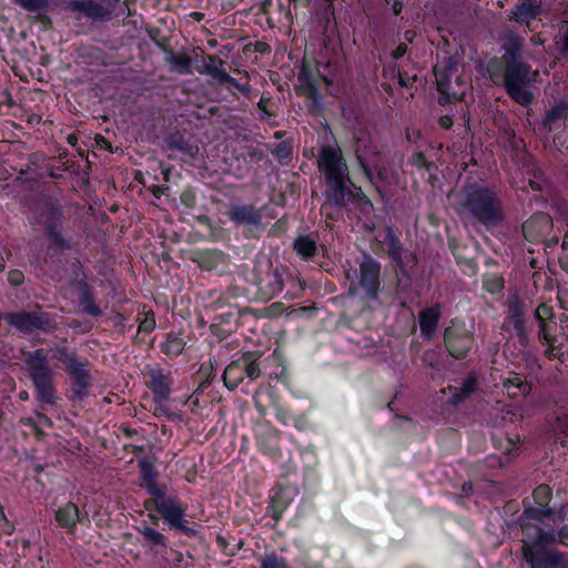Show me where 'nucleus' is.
<instances>
[{"mask_svg":"<svg viewBox=\"0 0 568 568\" xmlns=\"http://www.w3.org/2000/svg\"><path fill=\"white\" fill-rule=\"evenodd\" d=\"M457 72L458 62L453 57L445 58L434 67L440 105L452 104L464 98L466 83Z\"/></svg>","mask_w":568,"mask_h":568,"instance_id":"obj_11","label":"nucleus"},{"mask_svg":"<svg viewBox=\"0 0 568 568\" xmlns=\"http://www.w3.org/2000/svg\"><path fill=\"white\" fill-rule=\"evenodd\" d=\"M317 239L314 234L298 235L293 241V251L301 260L313 261L320 254Z\"/></svg>","mask_w":568,"mask_h":568,"instance_id":"obj_36","label":"nucleus"},{"mask_svg":"<svg viewBox=\"0 0 568 568\" xmlns=\"http://www.w3.org/2000/svg\"><path fill=\"white\" fill-rule=\"evenodd\" d=\"M144 383L152 394V402L156 414H166L165 404L171 399L174 389V377L171 369L159 365L146 367Z\"/></svg>","mask_w":568,"mask_h":568,"instance_id":"obj_12","label":"nucleus"},{"mask_svg":"<svg viewBox=\"0 0 568 568\" xmlns=\"http://www.w3.org/2000/svg\"><path fill=\"white\" fill-rule=\"evenodd\" d=\"M140 470L142 485L150 496L144 501V508L152 524L158 525L159 519H162L169 530L194 538L197 531L185 519L187 505L176 494L168 493L165 485L158 484L156 473L150 463L140 462Z\"/></svg>","mask_w":568,"mask_h":568,"instance_id":"obj_1","label":"nucleus"},{"mask_svg":"<svg viewBox=\"0 0 568 568\" xmlns=\"http://www.w3.org/2000/svg\"><path fill=\"white\" fill-rule=\"evenodd\" d=\"M266 148L280 164L287 165L292 161L294 148L292 139H286L278 143H268Z\"/></svg>","mask_w":568,"mask_h":568,"instance_id":"obj_41","label":"nucleus"},{"mask_svg":"<svg viewBox=\"0 0 568 568\" xmlns=\"http://www.w3.org/2000/svg\"><path fill=\"white\" fill-rule=\"evenodd\" d=\"M26 312H7L3 320L11 327L16 328L22 335H31L36 332H47L52 325L51 315L41 311Z\"/></svg>","mask_w":568,"mask_h":568,"instance_id":"obj_15","label":"nucleus"},{"mask_svg":"<svg viewBox=\"0 0 568 568\" xmlns=\"http://www.w3.org/2000/svg\"><path fill=\"white\" fill-rule=\"evenodd\" d=\"M23 278H24V276H23L22 272L19 270H13L8 275V281L13 286H18V285L22 284Z\"/></svg>","mask_w":568,"mask_h":568,"instance_id":"obj_59","label":"nucleus"},{"mask_svg":"<svg viewBox=\"0 0 568 568\" xmlns=\"http://www.w3.org/2000/svg\"><path fill=\"white\" fill-rule=\"evenodd\" d=\"M381 263L365 255L359 264V285L369 301H376L381 291Z\"/></svg>","mask_w":568,"mask_h":568,"instance_id":"obj_20","label":"nucleus"},{"mask_svg":"<svg viewBox=\"0 0 568 568\" xmlns=\"http://www.w3.org/2000/svg\"><path fill=\"white\" fill-rule=\"evenodd\" d=\"M185 341L174 332L166 334L165 341L161 344V352L169 357H178L185 348Z\"/></svg>","mask_w":568,"mask_h":568,"instance_id":"obj_42","label":"nucleus"},{"mask_svg":"<svg viewBox=\"0 0 568 568\" xmlns=\"http://www.w3.org/2000/svg\"><path fill=\"white\" fill-rule=\"evenodd\" d=\"M24 364L29 379L36 390V399L42 410L57 402L54 386V372L50 366L47 353L43 348H37L24 353Z\"/></svg>","mask_w":568,"mask_h":568,"instance_id":"obj_6","label":"nucleus"},{"mask_svg":"<svg viewBox=\"0 0 568 568\" xmlns=\"http://www.w3.org/2000/svg\"><path fill=\"white\" fill-rule=\"evenodd\" d=\"M448 389L452 393V395L447 399V404L453 407L462 405L469 398V396H466V394L462 393V390L458 387L449 386Z\"/></svg>","mask_w":568,"mask_h":568,"instance_id":"obj_55","label":"nucleus"},{"mask_svg":"<svg viewBox=\"0 0 568 568\" xmlns=\"http://www.w3.org/2000/svg\"><path fill=\"white\" fill-rule=\"evenodd\" d=\"M273 415L275 419L282 425H288L292 420V414L288 407L280 404L278 402L272 403Z\"/></svg>","mask_w":568,"mask_h":568,"instance_id":"obj_54","label":"nucleus"},{"mask_svg":"<svg viewBox=\"0 0 568 568\" xmlns=\"http://www.w3.org/2000/svg\"><path fill=\"white\" fill-rule=\"evenodd\" d=\"M520 556L527 568H568V551L549 544L531 527L521 531Z\"/></svg>","mask_w":568,"mask_h":568,"instance_id":"obj_5","label":"nucleus"},{"mask_svg":"<svg viewBox=\"0 0 568 568\" xmlns=\"http://www.w3.org/2000/svg\"><path fill=\"white\" fill-rule=\"evenodd\" d=\"M164 146L172 155L182 159H194L199 153V144L196 138L186 130H176L170 132L164 138Z\"/></svg>","mask_w":568,"mask_h":568,"instance_id":"obj_23","label":"nucleus"},{"mask_svg":"<svg viewBox=\"0 0 568 568\" xmlns=\"http://www.w3.org/2000/svg\"><path fill=\"white\" fill-rule=\"evenodd\" d=\"M124 39L131 40L132 38L114 37V38H105V40L102 41V43L105 47H108L109 49L119 51V53H116V60H115V63H118V64L125 63L128 60H130L132 58L131 52L128 49V44L123 42Z\"/></svg>","mask_w":568,"mask_h":568,"instance_id":"obj_46","label":"nucleus"},{"mask_svg":"<svg viewBox=\"0 0 568 568\" xmlns=\"http://www.w3.org/2000/svg\"><path fill=\"white\" fill-rule=\"evenodd\" d=\"M503 386L510 397L518 395H526L530 390L529 384L525 381L523 375L514 373L503 381Z\"/></svg>","mask_w":568,"mask_h":568,"instance_id":"obj_43","label":"nucleus"},{"mask_svg":"<svg viewBox=\"0 0 568 568\" xmlns=\"http://www.w3.org/2000/svg\"><path fill=\"white\" fill-rule=\"evenodd\" d=\"M463 207L468 213L473 224H479L487 230L500 225L505 221V211L499 195L485 185H469L465 189Z\"/></svg>","mask_w":568,"mask_h":568,"instance_id":"obj_4","label":"nucleus"},{"mask_svg":"<svg viewBox=\"0 0 568 568\" xmlns=\"http://www.w3.org/2000/svg\"><path fill=\"white\" fill-rule=\"evenodd\" d=\"M297 80L300 85L296 92L298 95H303L310 101V111H321L323 109V97L320 92L315 75L308 64L303 63L298 72Z\"/></svg>","mask_w":568,"mask_h":568,"instance_id":"obj_25","label":"nucleus"},{"mask_svg":"<svg viewBox=\"0 0 568 568\" xmlns=\"http://www.w3.org/2000/svg\"><path fill=\"white\" fill-rule=\"evenodd\" d=\"M73 286L78 291V302L81 311L89 316L98 317L101 315V308L97 303L93 287L88 282L87 277L75 280Z\"/></svg>","mask_w":568,"mask_h":568,"instance_id":"obj_31","label":"nucleus"},{"mask_svg":"<svg viewBox=\"0 0 568 568\" xmlns=\"http://www.w3.org/2000/svg\"><path fill=\"white\" fill-rule=\"evenodd\" d=\"M37 420L44 426L51 427L52 420L44 413H37Z\"/></svg>","mask_w":568,"mask_h":568,"instance_id":"obj_64","label":"nucleus"},{"mask_svg":"<svg viewBox=\"0 0 568 568\" xmlns=\"http://www.w3.org/2000/svg\"><path fill=\"white\" fill-rule=\"evenodd\" d=\"M466 396H471L479 388V379L475 372L469 373L458 387Z\"/></svg>","mask_w":568,"mask_h":568,"instance_id":"obj_53","label":"nucleus"},{"mask_svg":"<svg viewBox=\"0 0 568 568\" xmlns=\"http://www.w3.org/2000/svg\"><path fill=\"white\" fill-rule=\"evenodd\" d=\"M254 437L256 447L263 455L275 460L283 457V452L280 447V432L271 426V424L261 425L255 430Z\"/></svg>","mask_w":568,"mask_h":568,"instance_id":"obj_26","label":"nucleus"},{"mask_svg":"<svg viewBox=\"0 0 568 568\" xmlns=\"http://www.w3.org/2000/svg\"><path fill=\"white\" fill-rule=\"evenodd\" d=\"M318 171L324 175L326 183V200L334 206L344 207L353 182L349 170L338 145H322L317 158Z\"/></svg>","mask_w":568,"mask_h":568,"instance_id":"obj_2","label":"nucleus"},{"mask_svg":"<svg viewBox=\"0 0 568 568\" xmlns=\"http://www.w3.org/2000/svg\"><path fill=\"white\" fill-rule=\"evenodd\" d=\"M508 43L505 45V53L500 58H493L488 62L489 68L496 70L500 64L505 63H525L523 61V40L524 38H507Z\"/></svg>","mask_w":568,"mask_h":568,"instance_id":"obj_35","label":"nucleus"},{"mask_svg":"<svg viewBox=\"0 0 568 568\" xmlns=\"http://www.w3.org/2000/svg\"><path fill=\"white\" fill-rule=\"evenodd\" d=\"M410 163L412 165L416 166V168H425L427 170L430 169V166L433 165L428 160H427V156L425 155L424 152H415L412 158H410Z\"/></svg>","mask_w":568,"mask_h":568,"instance_id":"obj_57","label":"nucleus"},{"mask_svg":"<svg viewBox=\"0 0 568 568\" xmlns=\"http://www.w3.org/2000/svg\"><path fill=\"white\" fill-rule=\"evenodd\" d=\"M551 499L552 489L548 484H540L532 490V501L529 498H524L523 513L516 519L520 531H528L530 527H542L546 519L554 518L555 510L550 507Z\"/></svg>","mask_w":568,"mask_h":568,"instance_id":"obj_10","label":"nucleus"},{"mask_svg":"<svg viewBox=\"0 0 568 568\" xmlns=\"http://www.w3.org/2000/svg\"><path fill=\"white\" fill-rule=\"evenodd\" d=\"M136 321L139 322V333L151 334L155 328V315L153 311L139 313L136 315Z\"/></svg>","mask_w":568,"mask_h":568,"instance_id":"obj_51","label":"nucleus"},{"mask_svg":"<svg viewBox=\"0 0 568 568\" xmlns=\"http://www.w3.org/2000/svg\"><path fill=\"white\" fill-rule=\"evenodd\" d=\"M12 2L29 12H41L49 7V0H12Z\"/></svg>","mask_w":568,"mask_h":568,"instance_id":"obj_52","label":"nucleus"},{"mask_svg":"<svg viewBox=\"0 0 568 568\" xmlns=\"http://www.w3.org/2000/svg\"><path fill=\"white\" fill-rule=\"evenodd\" d=\"M476 344L474 333L464 322L452 320L444 331V345L448 354L456 359H465Z\"/></svg>","mask_w":568,"mask_h":568,"instance_id":"obj_14","label":"nucleus"},{"mask_svg":"<svg viewBox=\"0 0 568 568\" xmlns=\"http://www.w3.org/2000/svg\"><path fill=\"white\" fill-rule=\"evenodd\" d=\"M438 124L443 130H450L454 125L453 116L449 114L440 115L438 119Z\"/></svg>","mask_w":568,"mask_h":568,"instance_id":"obj_60","label":"nucleus"},{"mask_svg":"<svg viewBox=\"0 0 568 568\" xmlns=\"http://www.w3.org/2000/svg\"><path fill=\"white\" fill-rule=\"evenodd\" d=\"M240 318V312L236 307H230L214 316L210 331L212 335L223 341L231 336L236 331Z\"/></svg>","mask_w":568,"mask_h":568,"instance_id":"obj_28","label":"nucleus"},{"mask_svg":"<svg viewBox=\"0 0 568 568\" xmlns=\"http://www.w3.org/2000/svg\"><path fill=\"white\" fill-rule=\"evenodd\" d=\"M54 520L67 534H73L78 524L88 520V513L85 509L80 510L75 503L68 501L55 510Z\"/></svg>","mask_w":568,"mask_h":568,"instance_id":"obj_27","label":"nucleus"},{"mask_svg":"<svg viewBox=\"0 0 568 568\" xmlns=\"http://www.w3.org/2000/svg\"><path fill=\"white\" fill-rule=\"evenodd\" d=\"M355 159L366 181L376 190H379L378 180H384L383 172L378 171L375 174L381 164L379 152L373 146L358 148L355 151Z\"/></svg>","mask_w":568,"mask_h":568,"instance_id":"obj_24","label":"nucleus"},{"mask_svg":"<svg viewBox=\"0 0 568 568\" xmlns=\"http://www.w3.org/2000/svg\"><path fill=\"white\" fill-rule=\"evenodd\" d=\"M264 352L246 351L233 359L224 369L222 378L224 385L234 390L242 385L241 392L250 394L248 386L257 381L264 371Z\"/></svg>","mask_w":568,"mask_h":568,"instance_id":"obj_7","label":"nucleus"},{"mask_svg":"<svg viewBox=\"0 0 568 568\" xmlns=\"http://www.w3.org/2000/svg\"><path fill=\"white\" fill-rule=\"evenodd\" d=\"M234 297L224 291L219 290H210L206 292V295L203 296L204 307L210 308L212 311L223 310L225 307H233L231 305V301Z\"/></svg>","mask_w":568,"mask_h":568,"instance_id":"obj_39","label":"nucleus"},{"mask_svg":"<svg viewBox=\"0 0 568 568\" xmlns=\"http://www.w3.org/2000/svg\"><path fill=\"white\" fill-rule=\"evenodd\" d=\"M197 220L201 225H204L210 230H212L214 227L213 220L211 217H209L207 215H201V216H199Z\"/></svg>","mask_w":568,"mask_h":568,"instance_id":"obj_63","label":"nucleus"},{"mask_svg":"<svg viewBox=\"0 0 568 568\" xmlns=\"http://www.w3.org/2000/svg\"><path fill=\"white\" fill-rule=\"evenodd\" d=\"M217 75L220 77V80L217 81L220 85H224L226 89H236L244 97H250L251 85L248 82L241 83L239 80L231 77L227 71L217 72Z\"/></svg>","mask_w":568,"mask_h":568,"instance_id":"obj_48","label":"nucleus"},{"mask_svg":"<svg viewBox=\"0 0 568 568\" xmlns=\"http://www.w3.org/2000/svg\"><path fill=\"white\" fill-rule=\"evenodd\" d=\"M223 64L224 61L217 55H205L202 51L201 54L195 53V71L210 75L216 82L220 80L217 72H226Z\"/></svg>","mask_w":568,"mask_h":568,"instance_id":"obj_37","label":"nucleus"},{"mask_svg":"<svg viewBox=\"0 0 568 568\" xmlns=\"http://www.w3.org/2000/svg\"><path fill=\"white\" fill-rule=\"evenodd\" d=\"M531 528L555 547L564 546L568 548V525L557 528L550 525Z\"/></svg>","mask_w":568,"mask_h":568,"instance_id":"obj_38","label":"nucleus"},{"mask_svg":"<svg viewBox=\"0 0 568 568\" xmlns=\"http://www.w3.org/2000/svg\"><path fill=\"white\" fill-rule=\"evenodd\" d=\"M300 490L296 485L277 481L270 490L266 515L278 523Z\"/></svg>","mask_w":568,"mask_h":568,"instance_id":"obj_16","label":"nucleus"},{"mask_svg":"<svg viewBox=\"0 0 568 568\" xmlns=\"http://www.w3.org/2000/svg\"><path fill=\"white\" fill-rule=\"evenodd\" d=\"M69 11L83 14L92 21L104 22L119 17L112 12V2L106 0L102 3L98 0H69L65 3Z\"/></svg>","mask_w":568,"mask_h":568,"instance_id":"obj_21","label":"nucleus"},{"mask_svg":"<svg viewBox=\"0 0 568 568\" xmlns=\"http://www.w3.org/2000/svg\"><path fill=\"white\" fill-rule=\"evenodd\" d=\"M293 426L298 430H304L307 424V420L304 416L292 417Z\"/></svg>","mask_w":568,"mask_h":568,"instance_id":"obj_62","label":"nucleus"},{"mask_svg":"<svg viewBox=\"0 0 568 568\" xmlns=\"http://www.w3.org/2000/svg\"><path fill=\"white\" fill-rule=\"evenodd\" d=\"M407 44L406 43H399L395 50H393L392 52V58L394 60H398L400 58H403L406 53H407Z\"/></svg>","mask_w":568,"mask_h":568,"instance_id":"obj_61","label":"nucleus"},{"mask_svg":"<svg viewBox=\"0 0 568 568\" xmlns=\"http://www.w3.org/2000/svg\"><path fill=\"white\" fill-rule=\"evenodd\" d=\"M504 327L505 329H514L521 346L529 344L530 328L527 325L526 304L518 297H514L507 304Z\"/></svg>","mask_w":568,"mask_h":568,"instance_id":"obj_18","label":"nucleus"},{"mask_svg":"<svg viewBox=\"0 0 568 568\" xmlns=\"http://www.w3.org/2000/svg\"><path fill=\"white\" fill-rule=\"evenodd\" d=\"M142 546L153 556L164 558L170 549V539L161 531L144 525L139 528Z\"/></svg>","mask_w":568,"mask_h":568,"instance_id":"obj_29","label":"nucleus"},{"mask_svg":"<svg viewBox=\"0 0 568 568\" xmlns=\"http://www.w3.org/2000/svg\"><path fill=\"white\" fill-rule=\"evenodd\" d=\"M227 215L237 225H262V213L252 204L232 205L227 211Z\"/></svg>","mask_w":568,"mask_h":568,"instance_id":"obj_32","label":"nucleus"},{"mask_svg":"<svg viewBox=\"0 0 568 568\" xmlns=\"http://www.w3.org/2000/svg\"><path fill=\"white\" fill-rule=\"evenodd\" d=\"M540 9L537 4L531 1H525L521 4L516 6L515 10L511 12V17L517 22H526L528 23L531 19H535Z\"/></svg>","mask_w":568,"mask_h":568,"instance_id":"obj_47","label":"nucleus"},{"mask_svg":"<svg viewBox=\"0 0 568 568\" xmlns=\"http://www.w3.org/2000/svg\"><path fill=\"white\" fill-rule=\"evenodd\" d=\"M112 2V12L114 13L115 7L119 6L121 9V14L123 16L126 12V17L123 19V26L132 24L135 29L138 28V23L142 24V19L140 16L131 14L130 9L128 7L129 0H110ZM120 16V13H118Z\"/></svg>","mask_w":568,"mask_h":568,"instance_id":"obj_49","label":"nucleus"},{"mask_svg":"<svg viewBox=\"0 0 568 568\" xmlns=\"http://www.w3.org/2000/svg\"><path fill=\"white\" fill-rule=\"evenodd\" d=\"M181 203L187 207L193 209L196 205V194L192 189H186L181 193Z\"/></svg>","mask_w":568,"mask_h":568,"instance_id":"obj_58","label":"nucleus"},{"mask_svg":"<svg viewBox=\"0 0 568 568\" xmlns=\"http://www.w3.org/2000/svg\"><path fill=\"white\" fill-rule=\"evenodd\" d=\"M398 84L403 88H409L417 81V75H409L404 69L398 67L397 70Z\"/></svg>","mask_w":568,"mask_h":568,"instance_id":"obj_56","label":"nucleus"},{"mask_svg":"<svg viewBox=\"0 0 568 568\" xmlns=\"http://www.w3.org/2000/svg\"><path fill=\"white\" fill-rule=\"evenodd\" d=\"M189 260L203 271H215L219 274L226 272L230 257L216 247H196L189 253Z\"/></svg>","mask_w":568,"mask_h":568,"instance_id":"obj_19","label":"nucleus"},{"mask_svg":"<svg viewBox=\"0 0 568 568\" xmlns=\"http://www.w3.org/2000/svg\"><path fill=\"white\" fill-rule=\"evenodd\" d=\"M491 80L497 83L503 79L507 94L521 106L528 108L532 104L534 94L526 89L529 83L530 67L527 63H505L493 70L487 65Z\"/></svg>","mask_w":568,"mask_h":568,"instance_id":"obj_8","label":"nucleus"},{"mask_svg":"<svg viewBox=\"0 0 568 568\" xmlns=\"http://www.w3.org/2000/svg\"><path fill=\"white\" fill-rule=\"evenodd\" d=\"M260 568H292L288 559L277 555L275 551L265 554L260 560Z\"/></svg>","mask_w":568,"mask_h":568,"instance_id":"obj_50","label":"nucleus"},{"mask_svg":"<svg viewBox=\"0 0 568 568\" xmlns=\"http://www.w3.org/2000/svg\"><path fill=\"white\" fill-rule=\"evenodd\" d=\"M36 216L54 254L75 250L78 242L68 231L63 206L58 200L44 197L37 207Z\"/></svg>","mask_w":568,"mask_h":568,"instance_id":"obj_3","label":"nucleus"},{"mask_svg":"<svg viewBox=\"0 0 568 568\" xmlns=\"http://www.w3.org/2000/svg\"><path fill=\"white\" fill-rule=\"evenodd\" d=\"M552 221L547 213L532 214L521 225L524 237L530 242H539L551 229Z\"/></svg>","mask_w":568,"mask_h":568,"instance_id":"obj_30","label":"nucleus"},{"mask_svg":"<svg viewBox=\"0 0 568 568\" xmlns=\"http://www.w3.org/2000/svg\"><path fill=\"white\" fill-rule=\"evenodd\" d=\"M53 357L63 364L68 376L71 379L68 398L71 402H83L89 395L91 377L89 361L80 359L75 352H70L67 346H59L53 353Z\"/></svg>","mask_w":568,"mask_h":568,"instance_id":"obj_9","label":"nucleus"},{"mask_svg":"<svg viewBox=\"0 0 568 568\" xmlns=\"http://www.w3.org/2000/svg\"><path fill=\"white\" fill-rule=\"evenodd\" d=\"M266 158L264 151L256 146H245L240 156L236 158V161L240 162L243 160L245 163V168L239 175H244L251 171H254V166L258 165Z\"/></svg>","mask_w":568,"mask_h":568,"instance_id":"obj_40","label":"nucleus"},{"mask_svg":"<svg viewBox=\"0 0 568 568\" xmlns=\"http://www.w3.org/2000/svg\"><path fill=\"white\" fill-rule=\"evenodd\" d=\"M567 118L568 100L561 99L545 112V116L540 122V129L544 130L547 134H549L554 131L555 124L557 122H560V125H558V128L564 126Z\"/></svg>","mask_w":568,"mask_h":568,"instance_id":"obj_34","label":"nucleus"},{"mask_svg":"<svg viewBox=\"0 0 568 568\" xmlns=\"http://www.w3.org/2000/svg\"><path fill=\"white\" fill-rule=\"evenodd\" d=\"M387 254L396 265L403 264V245L395 232L388 227L385 235Z\"/></svg>","mask_w":568,"mask_h":568,"instance_id":"obj_45","label":"nucleus"},{"mask_svg":"<svg viewBox=\"0 0 568 568\" xmlns=\"http://www.w3.org/2000/svg\"><path fill=\"white\" fill-rule=\"evenodd\" d=\"M353 204L356 206L362 213H371L374 211V204L372 200L364 193L361 186H356L353 184V189H351L347 204Z\"/></svg>","mask_w":568,"mask_h":568,"instance_id":"obj_44","label":"nucleus"},{"mask_svg":"<svg viewBox=\"0 0 568 568\" xmlns=\"http://www.w3.org/2000/svg\"><path fill=\"white\" fill-rule=\"evenodd\" d=\"M287 272L286 266H273L271 261L255 265L253 283L257 286L258 294L265 300L280 294L284 288Z\"/></svg>","mask_w":568,"mask_h":568,"instance_id":"obj_13","label":"nucleus"},{"mask_svg":"<svg viewBox=\"0 0 568 568\" xmlns=\"http://www.w3.org/2000/svg\"><path fill=\"white\" fill-rule=\"evenodd\" d=\"M156 45L163 48V51L165 53V61L170 67V70L179 73V74H192L195 70L194 63H195V53H197L195 50H192L191 53L182 49L180 51H174L173 49L169 48L165 49L164 45L169 44V40L171 38H151Z\"/></svg>","mask_w":568,"mask_h":568,"instance_id":"obj_22","label":"nucleus"},{"mask_svg":"<svg viewBox=\"0 0 568 568\" xmlns=\"http://www.w3.org/2000/svg\"><path fill=\"white\" fill-rule=\"evenodd\" d=\"M554 310L550 305L541 303L534 312V318L538 324V338L542 345L547 346L545 356L552 358L557 343V323L554 321Z\"/></svg>","mask_w":568,"mask_h":568,"instance_id":"obj_17","label":"nucleus"},{"mask_svg":"<svg viewBox=\"0 0 568 568\" xmlns=\"http://www.w3.org/2000/svg\"><path fill=\"white\" fill-rule=\"evenodd\" d=\"M442 316V305L435 303L434 305L422 310L418 314V323L420 335L424 339L433 338L436 333Z\"/></svg>","mask_w":568,"mask_h":568,"instance_id":"obj_33","label":"nucleus"}]
</instances>
